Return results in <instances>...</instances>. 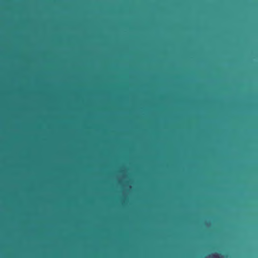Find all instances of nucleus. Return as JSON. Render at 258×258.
Returning <instances> with one entry per match:
<instances>
[{
  "label": "nucleus",
  "instance_id": "obj_1",
  "mask_svg": "<svg viewBox=\"0 0 258 258\" xmlns=\"http://www.w3.org/2000/svg\"><path fill=\"white\" fill-rule=\"evenodd\" d=\"M44 218H48V17H44Z\"/></svg>",
  "mask_w": 258,
  "mask_h": 258
}]
</instances>
